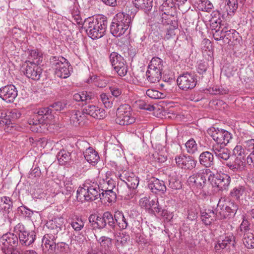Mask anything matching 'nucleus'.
<instances>
[{"label":"nucleus","mask_w":254,"mask_h":254,"mask_svg":"<svg viewBox=\"0 0 254 254\" xmlns=\"http://www.w3.org/2000/svg\"><path fill=\"white\" fill-rule=\"evenodd\" d=\"M16 234L6 233L0 238L1 249L4 254H22L18 246V242L22 245L28 246L35 240V232L28 231L22 223H18L14 228Z\"/></svg>","instance_id":"1"},{"label":"nucleus","mask_w":254,"mask_h":254,"mask_svg":"<svg viewBox=\"0 0 254 254\" xmlns=\"http://www.w3.org/2000/svg\"><path fill=\"white\" fill-rule=\"evenodd\" d=\"M208 133L215 142L212 145L211 150L219 159L228 160L230 157V151L225 146L233 139V134L225 129L215 127H210Z\"/></svg>","instance_id":"2"},{"label":"nucleus","mask_w":254,"mask_h":254,"mask_svg":"<svg viewBox=\"0 0 254 254\" xmlns=\"http://www.w3.org/2000/svg\"><path fill=\"white\" fill-rule=\"evenodd\" d=\"M107 24L106 17L104 15H98L85 19L83 23V27L89 37L92 39H96L100 38L105 35Z\"/></svg>","instance_id":"3"},{"label":"nucleus","mask_w":254,"mask_h":254,"mask_svg":"<svg viewBox=\"0 0 254 254\" xmlns=\"http://www.w3.org/2000/svg\"><path fill=\"white\" fill-rule=\"evenodd\" d=\"M82 186L78 188L76 192L79 201H90L100 197L101 189L97 182L87 180Z\"/></svg>","instance_id":"4"},{"label":"nucleus","mask_w":254,"mask_h":254,"mask_svg":"<svg viewBox=\"0 0 254 254\" xmlns=\"http://www.w3.org/2000/svg\"><path fill=\"white\" fill-rule=\"evenodd\" d=\"M132 21L131 16L125 12H119L113 18L110 25V31L116 37L124 35Z\"/></svg>","instance_id":"5"},{"label":"nucleus","mask_w":254,"mask_h":254,"mask_svg":"<svg viewBox=\"0 0 254 254\" xmlns=\"http://www.w3.org/2000/svg\"><path fill=\"white\" fill-rule=\"evenodd\" d=\"M210 26L214 39L216 41L223 40L225 38L230 40L231 35L234 33V30L231 29L228 23L223 21L218 18L210 20Z\"/></svg>","instance_id":"6"},{"label":"nucleus","mask_w":254,"mask_h":254,"mask_svg":"<svg viewBox=\"0 0 254 254\" xmlns=\"http://www.w3.org/2000/svg\"><path fill=\"white\" fill-rule=\"evenodd\" d=\"M50 62L58 77L66 78L70 75L72 68L66 59L62 57L52 56Z\"/></svg>","instance_id":"7"},{"label":"nucleus","mask_w":254,"mask_h":254,"mask_svg":"<svg viewBox=\"0 0 254 254\" xmlns=\"http://www.w3.org/2000/svg\"><path fill=\"white\" fill-rule=\"evenodd\" d=\"M116 122L122 126H127L135 122V118L132 115L131 109L128 104L121 105L117 110Z\"/></svg>","instance_id":"8"},{"label":"nucleus","mask_w":254,"mask_h":254,"mask_svg":"<svg viewBox=\"0 0 254 254\" xmlns=\"http://www.w3.org/2000/svg\"><path fill=\"white\" fill-rule=\"evenodd\" d=\"M109 58L111 65L118 75L120 77L125 76L128 68L124 58L117 52H112Z\"/></svg>","instance_id":"9"},{"label":"nucleus","mask_w":254,"mask_h":254,"mask_svg":"<svg viewBox=\"0 0 254 254\" xmlns=\"http://www.w3.org/2000/svg\"><path fill=\"white\" fill-rule=\"evenodd\" d=\"M208 180L213 188L221 191L227 190L231 182L230 177L228 175L218 173L210 174Z\"/></svg>","instance_id":"10"},{"label":"nucleus","mask_w":254,"mask_h":254,"mask_svg":"<svg viewBox=\"0 0 254 254\" xmlns=\"http://www.w3.org/2000/svg\"><path fill=\"white\" fill-rule=\"evenodd\" d=\"M197 76L194 73L186 72L181 74L177 79L179 87L184 91L194 88L197 83Z\"/></svg>","instance_id":"11"},{"label":"nucleus","mask_w":254,"mask_h":254,"mask_svg":"<svg viewBox=\"0 0 254 254\" xmlns=\"http://www.w3.org/2000/svg\"><path fill=\"white\" fill-rule=\"evenodd\" d=\"M53 119L52 110L50 107L40 108L34 115L33 118L29 121V125L39 126L42 124H49Z\"/></svg>","instance_id":"12"},{"label":"nucleus","mask_w":254,"mask_h":254,"mask_svg":"<svg viewBox=\"0 0 254 254\" xmlns=\"http://www.w3.org/2000/svg\"><path fill=\"white\" fill-rule=\"evenodd\" d=\"M235 237L233 233H225L218 237L215 246V250L216 252L224 249L230 251L235 248Z\"/></svg>","instance_id":"13"},{"label":"nucleus","mask_w":254,"mask_h":254,"mask_svg":"<svg viewBox=\"0 0 254 254\" xmlns=\"http://www.w3.org/2000/svg\"><path fill=\"white\" fill-rule=\"evenodd\" d=\"M39 64L34 62L26 61L25 63V67L24 68V74L26 77L34 80L40 79L42 68Z\"/></svg>","instance_id":"14"},{"label":"nucleus","mask_w":254,"mask_h":254,"mask_svg":"<svg viewBox=\"0 0 254 254\" xmlns=\"http://www.w3.org/2000/svg\"><path fill=\"white\" fill-rule=\"evenodd\" d=\"M177 166L182 169L192 170L196 166L197 161L187 154L177 155L175 158Z\"/></svg>","instance_id":"15"},{"label":"nucleus","mask_w":254,"mask_h":254,"mask_svg":"<svg viewBox=\"0 0 254 254\" xmlns=\"http://www.w3.org/2000/svg\"><path fill=\"white\" fill-rule=\"evenodd\" d=\"M18 95L16 88L12 84L0 88V98L7 103H12Z\"/></svg>","instance_id":"16"},{"label":"nucleus","mask_w":254,"mask_h":254,"mask_svg":"<svg viewBox=\"0 0 254 254\" xmlns=\"http://www.w3.org/2000/svg\"><path fill=\"white\" fill-rule=\"evenodd\" d=\"M206 178L204 174L198 173L189 177L188 179L189 185L192 188H196L201 190L205 186Z\"/></svg>","instance_id":"17"},{"label":"nucleus","mask_w":254,"mask_h":254,"mask_svg":"<svg viewBox=\"0 0 254 254\" xmlns=\"http://www.w3.org/2000/svg\"><path fill=\"white\" fill-rule=\"evenodd\" d=\"M119 178L127 185L135 190L139 184V178L133 173L124 171L120 174Z\"/></svg>","instance_id":"18"},{"label":"nucleus","mask_w":254,"mask_h":254,"mask_svg":"<svg viewBox=\"0 0 254 254\" xmlns=\"http://www.w3.org/2000/svg\"><path fill=\"white\" fill-rule=\"evenodd\" d=\"M151 191L155 194H164L167 190L163 181L154 178L148 185Z\"/></svg>","instance_id":"19"},{"label":"nucleus","mask_w":254,"mask_h":254,"mask_svg":"<svg viewBox=\"0 0 254 254\" xmlns=\"http://www.w3.org/2000/svg\"><path fill=\"white\" fill-rule=\"evenodd\" d=\"M83 113H85L87 116L89 115L96 119L100 120L105 117L104 110L93 105H89L85 107Z\"/></svg>","instance_id":"20"},{"label":"nucleus","mask_w":254,"mask_h":254,"mask_svg":"<svg viewBox=\"0 0 254 254\" xmlns=\"http://www.w3.org/2000/svg\"><path fill=\"white\" fill-rule=\"evenodd\" d=\"M118 194L122 198L128 200L132 198L136 193V190L130 188L123 182L118 184L117 187Z\"/></svg>","instance_id":"21"},{"label":"nucleus","mask_w":254,"mask_h":254,"mask_svg":"<svg viewBox=\"0 0 254 254\" xmlns=\"http://www.w3.org/2000/svg\"><path fill=\"white\" fill-rule=\"evenodd\" d=\"M87 120L85 113L82 111L72 110L70 114V120L75 126L84 125Z\"/></svg>","instance_id":"22"},{"label":"nucleus","mask_w":254,"mask_h":254,"mask_svg":"<svg viewBox=\"0 0 254 254\" xmlns=\"http://www.w3.org/2000/svg\"><path fill=\"white\" fill-rule=\"evenodd\" d=\"M200 164L205 168H209L214 164V158L212 153L208 151L201 153L198 157Z\"/></svg>","instance_id":"23"},{"label":"nucleus","mask_w":254,"mask_h":254,"mask_svg":"<svg viewBox=\"0 0 254 254\" xmlns=\"http://www.w3.org/2000/svg\"><path fill=\"white\" fill-rule=\"evenodd\" d=\"M165 30V25L161 23H155L152 25L149 37L155 42H158L163 38V33Z\"/></svg>","instance_id":"24"},{"label":"nucleus","mask_w":254,"mask_h":254,"mask_svg":"<svg viewBox=\"0 0 254 254\" xmlns=\"http://www.w3.org/2000/svg\"><path fill=\"white\" fill-rule=\"evenodd\" d=\"M201 219L205 225H210L217 219L215 211L211 209H205L201 211Z\"/></svg>","instance_id":"25"},{"label":"nucleus","mask_w":254,"mask_h":254,"mask_svg":"<svg viewBox=\"0 0 254 254\" xmlns=\"http://www.w3.org/2000/svg\"><path fill=\"white\" fill-rule=\"evenodd\" d=\"M83 154L86 160L93 166L96 165L100 159L98 152L91 147L86 149Z\"/></svg>","instance_id":"26"},{"label":"nucleus","mask_w":254,"mask_h":254,"mask_svg":"<svg viewBox=\"0 0 254 254\" xmlns=\"http://www.w3.org/2000/svg\"><path fill=\"white\" fill-rule=\"evenodd\" d=\"M62 222L60 219L49 220L46 223V226L49 230V233L53 234L55 236H57L58 234L62 230Z\"/></svg>","instance_id":"27"},{"label":"nucleus","mask_w":254,"mask_h":254,"mask_svg":"<svg viewBox=\"0 0 254 254\" xmlns=\"http://www.w3.org/2000/svg\"><path fill=\"white\" fill-rule=\"evenodd\" d=\"M57 238V236H55L53 234L48 233L45 235L42 239V245H44L48 250H50L52 251H55L56 249L55 241Z\"/></svg>","instance_id":"28"},{"label":"nucleus","mask_w":254,"mask_h":254,"mask_svg":"<svg viewBox=\"0 0 254 254\" xmlns=\"http://www.w3.org/2000/svg\"><path fill=\"white\" fill-rule=\"evenodd\" d=\"M225 201L224 198H221L218 203L217 209L215 211L217 219H223L231 217L229 212L224 207Z\"/></svg>","instance_id":"29"},{"label":"nucleus","mask_w":254,"mask_h":254,"mask_svg":"<svg viewBox=\"0 0 254 254\" xmlns=\"http://www.w3.org/2000/svg\"><path fill=\"white\" fill-rule=\"evenodd\" d=\"M94 98V94L87 91H82L74 94L73 99L77 102H81L83 104H87Z\"/></svg>","instance_id":"30"},{"label":"nucleus","mask_w":254,"mask_h":254,"mask_svg":"<svg viewBox=\"0 0 254 254\" xmlns=\"http://www.w3.org/2000/svg\"><path fill=\"white\" fill-rule=\"evenodd\" d=\"M100 244L101 250L100 252L96 253H89L88 254H105L106 252L108 251L109 248L112 245V240L109 237L102 236L98 240Z\"/></svg>","instance_id":"31"},{"label":"nucleus","mask_w":254,"mask_h":254,"mask_svg":"<svg viewBox=\"0 0 254 254\" xmlns=\"http://www.w3.org/2000/svg\"><path fill=\"white\" fill-rule=\"evenodd\" d=\"M115 222L119 227L122 230L127 228L128 223V219L126 218L122 211H116L114 214Z\"/></svg>","instance_id":"32"},{"label":"nucleus","mask_w":254,"mask_h":254,"mask_svg":"<svg viewBox=\"0 0 254 254\" xmlns=\"http://www.w3.org/2000/svg\"><path fill=\"white\" fill-rule=\"evenodd\" d=\"M248 192V188L245 185H238L234 187L230 191V195L236 200H240L241 197L246 195Z\"/></svg>","instance_id":"33"},{"label":"nucleus","mask_w":254,"mask_h":254,"mask_svg":"<svg viewBox=\"0 0 254 254\" xmlns=\"http://www.w3.org/2000/svg\"><path fill=\"white\" fill-rule=\"evenodd\" d=\"M89 221L94 229H101L106 227L103 216H96L91 215L89 217Z\"/></svg>","instance_id":"34"},{"label":"nucleus","mask_w":254,"mask_h":254,"mask_svg":"<svg viewBox=\"0 0 254 254\" xmlns=\"http://www.w3.org/2000/svg\"><path fill=\"white\" fill-rule=\"evenodd\" d=\"M238 8V0H225V9L228 15L233 16Z\"/></svg>","instance_id":"35"},{"label":"nucleus","mask_w":254,"mask_h":254,"mask_svg":"<svg viewBox=\"0 0 254 254\" xmlns=\"http://www.w3.org/2000/svg\"><path fill=\"white\" fill-rule=\"evenodd\" d=\"M162 74V72L148 68L145 75L148 82L154 83L159 82L161 80Z\"/></svg>","instance_id":"36"},{"label":"nucleus","mask_w":254,"mask_h":254,"mask_svg":"<svg viewBox=\"0 0 254 254\" xmlns=\"http://www.w3.org/2000/svg\"><path fill=\"white\" fill-rule=\"evenodd\" d=\"M163 64V60L160 58L157 57H153L148 65V68L162 73L164 67Z\"/></svg>","instance_id":"37"},{"label":"nucleus","mask_w":254,"mask_h":254,"mask_svg":"<svg viewBox=\"0 0 254 254\" xmlns=\"http://www.w3.org/2000/svg\"><path fill=\"white\" fill-rule=\"evenodd\" d=\"M109 79L104 77H100L96 75L90 77L87 81L88 83H93L95 85L100 88H104L109 83Z\"/></svg>","instance_id":"38"},{"label":"nucleus","mask_w":254,"mask_h":254,"mask_svg":"<svg viewBox=\"0 0 254 254\" xmlns=\"http://www.w3.org/2000/svg\"><path fill=\"white\" fill-rule=\"evenodd\" d=\"M12 200L10 197L5 196L0 197V209L6 213H9L12 210Z\"/></svg>","instance_id":"39"},{"label":"nucleus","mask_w":254,"mask_h":254,"mask_svg":"<svg viewBox=\"0 0 254 254\" xmlns=\"http://www.w3.org/2000/svg\"><path fill=\"white\" fill-rule=\"evenodd\" d=\"M132 2L137 8L149 10L152 7L153 0H133Z\"/></svg>","instance_id":"40"},{"label":"nucleus","mask_w":254,"mask_h":254,"mask_svg":"<svg viewBox=\"0 0 254 254\" xmlns=\"http://www.w3.org/2000/svg\"><path fill=\"white\" fill-rule=\"evenodd\" d=\"M105 223L108 229L114 230L116 227L114 216L109 211L105 212L103 214Z\"/></svg>","instance_id":"41"},{"label":"nucleus","mask_w":254,"mask_h":254,"mask_svg":"<svg viewBox=\"0 0 254 254\" xmlns=\"http://www.w3.org/2000/svg\"><path fill=\"white\" fill-rule=\"evenodd\" d=\"M102 192L100 198L104 199V201H107L109 202L114 201L116 198V193L114 191H110V190H105L101 189Z\"/></svg>","instance_id":"42"},{"label":"nucleus","mask_w":254,"mask_h":254,"mask_svg":"<svg viewBox=\"0 0 254 254\" xmlns=\"http://www.w3.org/2000/svg\"><path fill=\"white\" fill-rule=\"evenodd\" d=\"M177 28V27L172 25H165V30L164 32L165 34L163 36V38L165 40H168L170 39L173 38L175 35V30Z\"/></svg>","instance_id":"43"},{"label":"nucleus","mask_w":254,"mask_h":254,"mask_svg":"<svg viewBox=\"0 0 254 254\" xmlns=\"http://www.w3.org/2000/svg\"><path fill=\"white\" fill-rule=\"evenodd\" d=\"M28 59L34 62L35 63L40 64L42 61V54L35 50H28L27 51Z\"/></svg>","instance_id":"44"},{"label":"nucleus","mask_w":254,"mask_h":254,"mask_svg":"<svg viewBox=\"0 0 254 254\" xmlns=\"http://www.w3.org/2000/svg\"><path fill=\"white\" fill-rule=\"evenodd\" d=\"M226 165L233 172L242 170L244 167L243 161L238 157H237L233 162H227Z\"/></svg>","instance_id":"45"},{"label":"nucleus","mask_w":254,"mask_h":254,"mask_svg":"<svg viewBox=\"0 0 254 254\" xmlns=\"http://www.w3.org/2000/svg\"><path fill=\"white\" fill-rule=\"evenodd\" d=\"M198 210L196 205H190L187 209V219L190 221H194L197 218Z\"/></svg>","instance_id":"46"},{"label":"nucleus","mask_w":254,"mask_h":254,"mask_svg":"<svg viewBox=\"0 0 254 254\" xmlns=\"http://www.w3.org/2000/svg\"><path fill=\"white\" fill-rule=\"evenodd\" d=\"M70 225L74 231L78 232L83 228L84 222L81 218L79 217H76L75 218L72 219L70 222Z\"/></svg>","instance_id":"47"},{"label":"nucleus","mask_w":254,"mask_h":254,"mask_svg":"<svg viewBox=\"0 0 254 254\" xmlns=\"http://www.w3.org/2000/svg\"><path fill=\"white\" fill-rule=\"evenodd\" d=\"M187 152L190 154H194L198 150V146L193 138H190L185 143Z\"/></svg>","instance_id":"48"},{"label":"nucleus","mask_w":254,"mask_h":254,"mask_svg":"<svg viewBox=\"0 0 254 254\" xmlns=\"http://www.w3.org/2000/svg\"><path fill=\"white\" fill-rule=\"evenodd\" d=\"M243 243L248 249L254 248V236L252 233H245L244 235Z\"/></svg>","instance_id":"49"},{"label":"nucleus","mask_w":254,"mask_h":254,"mask_svg":"<svg viewBox=\"0 0 254 254\" xmlns=\"http://www.w3.org/2000/svg\"><path fill=\"white\" fill-rule=\"evenodd\" d=\"M224 207L229 212L231 217L234 216L238 209V205L234 200L226 202L224 203Z\"/></svg>","instance_id":"50"},{"label":"nucleus","mask_w":254,"mask_h":254,"mask_svg":"<svg viewBox=\"0 0 254 254\" xmlns=\"http://www.w3.org/2000/svg\"><path fill=\"white\" fill-rule=\"evenodd\" d=\"M146 94L153 99H163L166 97L165 93L159 92L154 89H149L146 91Z\"/></svg>","instance_id":"51"},{"label":"nucleus","mask_w":254,"mask_h":254,"mask_svg":"<svg viewBox=\"0 0 254 254\" xmlns=\"http://www.w3.org/2000/svg\"><path fill=\"white\" fill-rule=\"evenodd\" d=\"M60 164L64 165L70 159V153L65 150H60L57 155Z\"/></svg>","instance_id":"52"},{"label":"nucleus","mask_w":254,"mask_h":254,"mask_svg":"<svg viewBox=\"0 0 254 254\" xmlns=\"http://www.w3.org/2000/svg\"><path fill=\"white\" fill-rule=\"evenodd\" d=\"M129 240L130 237L128 235H127L124 233H120V236H118V239L117 240L118 248L120 249V247H123L126 246L128 244Z\"/></svg>","instance_id":"53"},{"label":"nucleus","mask_w":254,"mask_h":254,"mask_svg":"<svg viewBox=\"0 0 254 254\" xmlns=\"http://www.w3.org/2000/svg\"><path fill=\"white\" fill-rule=\"evenodd\" d=\"M100 99L105 107L107 108H110L112 107L113 101L112 98L104 93H102L100 96Z\"/></svg>","instance_id":"54"},{"label":"nucleus","mask_w":254,"mask_h":254,"mask_svg":"<svg viewBox=\"0 0 254 254\" xmlns=\"http://www.w3.org/2000/svg\"><path fill=\"white\" fill-rule=\"evenodd\" d=\"M151 209L154 212L159 213L163 210L162 205L159 203L158 198L155 197L150 200Z\"/></svg>","instance_id":"55"},{"label":"nucleus","mask_w":254,"mask_h":254,"mask_svg":"<svg viewBox=\"0 0 254 254\" xmlns=\"http://www.w3.org/2000/svg\"><path fill=\"white\" fill-rule=\"evenodd\" d=\"M61 179H58L56 183L58 184L61 188L63 187L68 186L72 185V180L70 177H65L64 176H60Z\"/></svg>","instance_id":"56"},{"label":"nucleus","mask_w":254,"mask_h":254,"mask_svg":"<svg viewBox=\"0 0 254 254\" xmlns=\"http://www.w3.org/2000/svg\"><path fill=\"white\" fill-rule=\"evenodd\" d=\"M0 124L8 125L10 124V120L8 116V112L4 110H0Z\"/></svg>","instance_id":"57"},{"label":"nucleus","mask_w":254,"mask_h":254,"mask_svg":"<svg viewBox=\"0 0 254 254\" xmlns=\"http://www.w3.org/2000/svg\"><path fill=\"white\" fill-rule=\"evenodd\" d=\"M21 114L19 111L17 109H13L8 112V116L10 120V124L12 121H14L19 119L21 117Z\"/></svg>","instance_id":"58"},{"label":"nucleus","mask_w":254,"mask_h":254,"mask_svg":"<svg viewBox=\"0 0 254 254\" xmlns=\"http://www.w3.org/2000/svg\"><path fill=\"white\" fill-rule=\"evenodd\" d=\"M154 161L158 163H163L167 160V156L163 153L155 152L152 155Z\"/></svg>","instance_id":"59"},{"label":"nucleus","mask_w":254,"mask_h":254,"mask_svg":"<svg viewBox=\"0 0 254 254\" xmlns=\"http://www.w3.org/2000/svg\"><path fill=\"white\" fill-rule=\"evenodd\" d=\"M199 1L201 3V9L202 11L209 12L213 7L212 3L208 0H199Z\"/></svg>","instance_id":"60"},{"label":"nucleus","mask_w":254,"mask_h":254,"mask_svg":"<svg viewBox=\"0 0 254 254\" xmlns=\"http://www.w3.org/2000/svg\"><path fill=\"white\" fill-rule=\"evenodd\" d=\"M169 187L173 190H178L181 187V182L175 178H171L169 180Z\"/></svg>","instance_id":"61"},{"label":"nucleus","mask_w":254,"mask_h":254,"mask_svg":"<svg viewBox=\"0 0 254 254\" xmlns=\"http://www.w3.org/2000/svg\"><path fill=\"white\" fill-rule=\"evenodd\" d=\"M18 212L25 217L31 216L33 212L30 209L28 208L24 205H22L18 207Z\"/></svg>","instance_id":"62"},{"label":"nucleus","mask_w":254,"mask_h":254,"mask_svg":"<svg viewBox=\"0 0 254 254\" xmlns=\"http://www.w3.org/2000/svg\"><path fill=\"white\" fill-rule=\"evenodd\" d=\"M56 249L58 251L64 254H67L69 252L68 245L64 242L56 244Z\"/></svg>","instance_id":"63"},{"label":"nucleus","mask_w":254,"mask_h":254,"mask_svg":"<svg viewBox=\"0 0 254 254\" xmlns=\"http://www.w3.org/2000/svg\"><path fill=\"white\" fill-rule=\"evenodd\" d=\"M243 145L246 150L251 153H254V139L245 141Z\"/></svg>","instance_id":"64"}]
</instances>
